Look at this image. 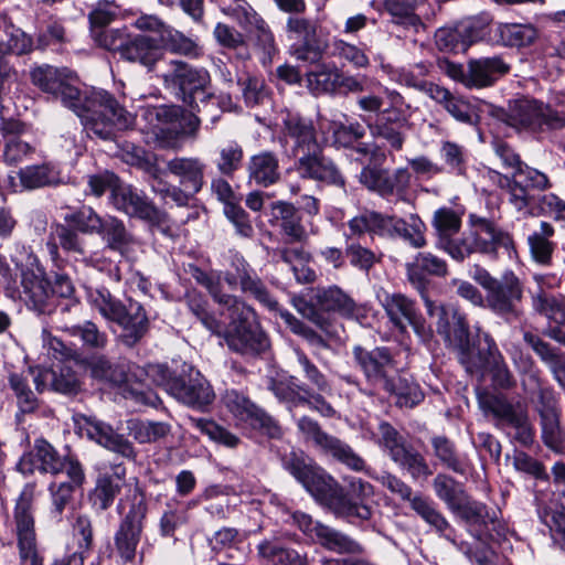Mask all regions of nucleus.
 I'll return each instance as SVG.
<instances>
[{
    "label": "nucleus",
    "instance_id": "f257e3e1",
    "mask_svg": "<svg viewBox=\"0 0 565 565\" xmlns=\"http://www.w3.org/2000/svg\"><path fill=\"white\" fill-rule=\"evenodd\" d=\"M65 71L49 65L31 72L33 84L60 97L81 118L88 136L111 140L117 129H127L134 125L136 115L120 106L106 90L90 88L81 92L67 83Z\"/></svg>",
    "mask_w": 565,
    "mask_h": 565
},
{
    "label": "nucleus",
    "instance_id": "f03ea898",
    "mask_svg": "<svg viewBox=\"0 0 565 565\" xmlns=\"http://www.w3.org/2000/svg\"><path fill=\"white\" fill-rule=\"evenodd\" d=\"M195 279L227 311L231 319L225 327L210 313L206 298L196 290H189L185 294L188 308L209 331L223 337L231 350L242 354L260 353L268 348V339L256 320L255 311L237 297L221 289V275L199 271Z\"/></svg>",
    "mask_w": 565,
    "mask_h": 565
},
{
    "label": "nucleus",
    "instance_id": "7ed1b4c3",
    "mask_svg": "<svg viewBox=\"0 0 565 565\" xmlns=\"http://www.w3.org/2000/svg\"><path fill=\"white\" fill-rule=\"evenodd\" d=\"M286 469L317 500L326 503L337 515L348 519L369 520L372 509L366 500L374 495L371 483L355 477L345 478L347 491L321 468L292 454L285 461Z\"/></svg>",
    "mask_w": 565,
    "mask_h": 565
},
{
    "label": "nucleus",
    "instance_id": "20e7f679",
    "mask_svg": "<svg viewBox=\"0 0 565 565\" xmlns=\"http://www.w3.org/2000/svg\"><path fill=\"white\" fill-rule=\"evenodd\" d=\"M436 310L439 316L438 332L458 350L459 361L468 373L482 375L490 372L493 385L499 388H509L514 384L513 375L490 334H479L478 348L475 349L470 345L466 318L458 311Z\"/></svg>",
    "mask_w": 565,
    "mask_h": 565
},
{
    "label": "nucleus",
    "instance_id": "39448f33",
    "mask_svg": "<svg viewBox=\"0 0 565 565\" xmlns=\"http://www.w3.org/2000/svg\"><path fill=\"white\" fill-rule=\"evenodd\" d=\"M92 310L106 321L118 324L124 331L125 342L135 344L148 330L147 313L138 301L128 299L122 302L106 288H89L86 292Z\"/></svg>",
    "mask_w": 565,
    "mask_h": 565
},
{
    "label": "nucleus",
    "instance_id": "423d86ee",
    "mask_svg": "<svg viewBox=\"0 0 565 565\" xmlns=\"http://www.w3.org/2000/svg\"><path fill=\"white\" fill-rule=\"evenodd\" d=\"M503 120L518 130L561 129L565 127V103L557 99L547 104L531 98L515 99Z\"/></svg>",
    "mask_w": 565,
    "mask_h": 565
},
{
    "label": "nucleus",
    "instance_id": "0eeeda50",
    "mask_svg": "<svg viewBox=\"0 0 565 565\" xmlns=\"http://www.w3.org/2000/svg\"><path fill=\"white\" fill-rule=\"evenodd\" d=\"M36 497L35 483H26L19 494L14 511V531L20 565H43L38 547L33 503Z\"/></svg>",
    "mask_w": 565,
    "mask_h": 565
},
{
    "label": "nucleus",
    "instance_id": "6e6552de",
    "mask_svg": "<svg viewBox=\"0 0 565 565\" xmlns=\"http://www.w3.org/2000/svg\"><path fill=\"white\" fill-rule=\"evenodd\" d=\"M147 373L177 401L190 407L202 409L214 399L211 385L199 372L191 373L185 380L172 376L167 366L156 364L149 365Z\"/></svg>",
    "mask_w": 565,
    "mask_h": 565
},
{
    "label": "nucleus",
    "instance_id": "1a4fd4ad",
    "mask_svg": "<svg viewBox=\"0 0 565 565\" xmlns=\"http://www.w3.org/2000/svg\"><path fill=\"white\" fill-rule=\"evenodd\" d=\"M480 407L487 415H492L497 425L522 445L533 441V430L526 411L520 405H512L499 395L486 394L479 397Z\"/></svg>",
    "mask_w": 565,
    "mask_h": 565
},
{
    "label": "nucleus",
    "instance_id": "9d476101",
    "mask_svg": "<svg viewBox=\"0 0 565 565\" xmlns=\"http://www.w3.org/2000/svg\"><path fill=\"white\" fill-rule=\"evenodd\" d=\"M21 270L20 298L25 306L38 313H51L55 307L50 281L35 256L28 254L25 264H17Z\"/></svg>",
    "mask_w": 565,
    "mask_h": 565
},
{
    "label": "nucleus",
    "instance_id": "9b49d317",
    "mask_svg": "<svg viewBox=\"0 0 565 565\" xmlns=\"http://www.w3.org/2000/svg\"><path fill=\"white\" fill-rule=\"evenodd\" d=\"M222 403L237 425H247L254 429H259L270 438L281 436V429L277 422L245 394L236 390L226 391L222 397Z\"/></svg>",
    "mask_w": 565,
    "mask_h": 565
},
{
    "label": "nucleus",
    "instance_id": "f8f14e48",
    "mask_svg": "<svg viewBox=\"0 0 565 565\" xmlns=\"http://www.w3.org/2000/svg\"><path fill=\"white\" fill-rule=\"evenodd\" d=\"M280 143L292 157L319 150L312 124L291 110H281L276 117Z\"/></svg>",
    "mask_w": 565,
    "mask_h": 565
},
{
    "label": "nucleus",
    "instance_id": "ddd939ff",
    "mask_svg": "<svg viewBox=\"0 0 565 565\" xmlns=\"http://www.w3.org/2000/svg\"><path fill=\"white\" fill-rule=\"evenodd\" d=\"M294 523L299 530L324 548L339 554H358L362 552L361 545L347 534L327 526L302 512L291 514Z\"/></svg>",
    "mask_w": 565,
    "mask_h": 565
},
{
    "label": "nucleus",
    "instance_id": "4468645a",
    "mask_svg": "<svg viewBox=\"0 0 565 565\" xmlns=\"http://www.w3.org/2000/svg\"><path fill=\"white\" fill-rule=\"evenodd\" d=\"M371 235L395 238L402 237L412 246L419 248L425 245V224L416 216L411 215L408 221L403 218L383 215L377 212H370Z\"/></svg>",
    "mask_w": 565,
    "mask_h": 565
},
{
    "label": "nucleus",
    "instance_id": "2eb2a0df",
    "mask_svg": "<svg viewBox=\"0 0 565 565\" xmlns=\"http://www.w3.org/2000/svg\"><path fill=\"white\" fill-rule=\"evenodd\" d=\"M299 431L306 439L312 440L318 447L354 471L364 469V460L353 449L335 437L321 430L313 419L302 416L297 422Z\"/></svg>",
    "mask_w": 565,
    "mask_h": 565
},
{
    "label": "nucleus",
    "instance_id": "dca6fc26",
    "mask_svg": "<svg viewBox=\"0 0 565 565\" xmlns=\"http://www.w3.org/2000/svg\"><path fill=\"white\" fill-rule=\"evenodd\" d=\"M164 81L179 87L183 100L191 107H199L198 102L209 97L210 74L204 68H192L179 61L172 62V70L164 75Z\"/></svg>",
    "mask_w": 565,
    "mask_h": 565
},
{
    "label": "nucleus",
    "instance_id": "f3484780",
    "mask_svg": "<svg viewBox=\"0 0 565 565\" xmlns=\"http://www.w3.org/2000/svg\"><path fill=\"white\" fill-rule=\"evenodd\" d=\"M231 267L234 270L232 271H212L211 274L221 275V289L223 290V281L227 284L230 289H235L239 281L241 289L243 292L250 294L255 299H257L263 305L275 309L277 307V302L270 297L265 285L260 280V278L256 275V273L250 268L248 263L237 253H234L231 256Z\"/></svg>",
    "mask_w": 565,
    "mask_h": 565
},
{
    "label": "nucleus",
    "instance_id": "a211bd4d",
    "mask_svg": "<svg viewBox=\"0 0 565 565\" xmlns=\"http://www.w3.org/2000/svg\"><path fill=\"white\" fill-rule=\"evenodd\" d=\"M286 34L288 40L294 41L290 45V53L302 61L317 60L323 45L318 39V24L309 19L291 15L286 22Z\"/></svg>",
    "mask_w": 565,
    "mask_h": 565
},
{
    "label": "nucleus",
    "instance_id": "6ab92c4d",
    "mask_svg": "<svg viewBox=\"0 0 565 565\" xmlns=\"http://www.w3.org/2000/svg\"><path fill=\"white\" fill-rule=\"evenodd\" d=\"M74 424L81 436L97 443L104 448L117 452L126 458L135 457V450L129 440L117 434L113 427L96 417L77 414Z\"/></svg>",
    "mask_w": 565,
    "mask_h": 565
},
{
    "label": "nucleus",
    "instance_id": "aec40b11",
    "mask_svg": "<svg viewBox=\"0 0 565 565\" xmlns=\"http://www.w3.org/2000/svg\"><path fill=\"white\" fill-rule=\"evenodd\" d=\"M134 25L140 31L156 33L163 53L164 50H168L186 56L200 55V46L193 39L185 36L154 15H141L135 21Z\"/></svg>",
    "mask_w": 565,
    "mask_h": 565
},
{
    "label": "nucleus",
    "instance_id": "412c9836",
    "mask_svg": "<svg viewBox=\"0 0 565 565\" xmlns=\"http://www.w3.org/2000/svg\"><path fill=\"white\" fill-rule=\"evenodd\" d=\"M447 273V264L445 260L438 258L431 253H419L412 263L407 264V274L409 281L414 285L416 289L419 290L427 313L430 317L437 318V328L439 327V316L437 313L438 308H443L446 310L456 311L452 307H445L440 305H436L433 300L426 297L424 292L426 277L425 275H436L444 276Z\"/></svg>",
    "mask_w": 565,
    "mask_h": 565
},
{
    "label": "nucleus",
    "instance_id": "4be33fe9",
    "mask_svg": "<svg viewBox=\"0 0 565 565\" xmlns=\"http://www.w3.org/2000/svg\"><path fill=\"white\" fill-rule=\"evenodd\" d=\"M58 246L70 254L76 262L92 266L98 270L105 268V262L96 254L87 255L77 233L65 225H57L50 234L46 248L53 259L58 257Z\"/></svg>",
    "mask_w": 565,
    "mask_h": 565
},
{
    "label": "nucleus",
    "instance_id": "5701e85b",
    "mask_svg": "<svg viewBox=\"0 0 565 565\" xmlns=\"http://www.w3.org/2000/svg\"><path fill=\"white\" fill-rule=\"evenodd\" d=\"M452 514L467 525L468 531L478 540L491 536L490 530H495L498 511L467 497Z\"/></svg>",
    "mask_w": 565,
    "mask_h": 565
},
{
    "label": "nucleus",
    "instance_id": "b1692460",
    "mask_svg": "<svg viewBox=\"0 0 565 565\" xmlns=\"http://www.w3.org/2000/svg\"><path fill=\"white\" fill-rule=\"evenodd\" d=\"M354 356L370 382L382 384L384 388H393L392 374L396 370L394 362L384 348L366 351L354 348Z\"/></svg>",
    "mask_w": 565,
    "mask_h": 565
},
{
    "label": "nucleus",
    "instance_id": "393cba45",
    "mask_svg": "<svg viewBox=\"0 0 565 565\" xmlns=\"http://www.w3.org/2000/svg\"><path fill=\"white\" fill-rule=\"evenodd\" d=\"M381 303L395 328L405 331L412 327L416 333L425 332V324L413 300L402 294H385Z\"/></svg>",
    "mask_w": 565,
    "mask_h": 565
},
{
    "label": "nucleus",
    "instance_id": "a878e982",
    "mask_svg": "<svg viewBox=\"0 0 565 565\" xmlns=\"http://www.w3.org/2000/svg\"><path fill=\"white\" fill-rule=\"evenodd\" d=\"M523 289L520 279L513 271H505L487 294L489 307L497 313L518 315V302L522 299Z\"/></svg>",
    "mask_w": 565,
    "mask_h": 565
},
{
    "label": "nucleus",
    "instance_id": "bb28decb",
    "mask_svg": "<svg viewBox=\"0 0 565 565\" xmlns=\"http://www.w3.org/2000/svg\"><path fill=\"white\" fill-rule=\"evenodd\" d=\"M25 126L13 119H2L0 132L3 138V162L8 166H18L34 153V147L21 139Z\"/></svg>",
    "mask_w": 565,
    "mask_h": 565
},
{
    "label": "nucleus",
    "instance_id": "cd10ccee",
    "mask_svg": "<svg viewBox=\"0 0 565 565\" xmlns=\"http://www.w3.org/2000/svg\"><path fill=\"white\" fill-rule=\"evenodd\" d=\"M428 96L443 105L457 121L468 125L478 124L479 111L483 104L477 99H468L459 95H452L449 90L440 86H430Z\"/></svg>",
    "mask_w": 565,
    "mask_h": 565
},
{
    "label": "nucleus",
    "instance_id": "c85d7f7f",
    "mask_svg": "<svg viewBox=\"0 0 565 565\" xmlns=\"http://www.w3.org/2000/svg\"><path fill=\"white\" fill-rule=\"evenodd\" d=\"M17 468L23 475H30L35 470L57 475L63 471L64 461L47 441L40 439L35 441L32 451L20 458Z\"/></svg>",
    "mask_w": 565,
    "mask_h": 565
},
{
    "label": "nucleus",
    "instance_id": "c756f323",
    "mask_svg": "<svg viewBox=\"0 0 565 565\" xmlns=\"http://www.w3.org/2000/svg\"><path fill=\"white\" fill-rule=\"evenodd\" d=\"M296 171L302 179H311L334 185H344V180L334 164L320 156V149L297 157Z\"/></svg>",
    "mask_w": 565,
    "mask_h": 565
},
{
    "label": "nucleus",
    "instance_id": "7c9ffc66",
    "mask_svg": "<svg viewBox=\"0 0 565 565\" xmlns=\"http://www.w3.org/2000/svg\"><path fill=\"white\" fill-rule=\"evenodd\" d=\"M113 204L119 211L130 216L147 221L158 220V210L136 188L128 184H120L113 190Z\"/></svg>",
    "mask_w": 565,
    "mask_h": 565
},
{
    "label": "nucleus",
    "instance_id": "2f4dec72",
    "mask_svg": "<svg viewBox=\"0 0 565 565\" xmlns=\"http://www.w3.org/2000/svg\"><path fill=\"white\" fill-rule=\"evenodd\" d=\"M470 224V234L476 241L479 253L490 254L499 247L509 249L513 246L511 236L499 230L491 221L471 215Z\"/></svg>",
    "mask_w": 565,
    "mask_h": 565
},
{
    "label": "nucleus",
    "instance_id": "473e14b6",
    "mask_svg": "<svg viewBox=\"0 0 565 565\" xmlns=\"http://www.w3.org/2000/svg\"><path fill=\"white\" fill-rule=\"evenodd\" d=\"M30 372L39 393L51 387L63 394H74L81 387L77 375L68 366H61L58 370L34 367Z\"/></svg>",
    "mask_w": 565,
    "mask_h": 565
},
{
    "label": "nucleus",
    "instance_id": "72a5a7b5",
    "mask_svg": "<svg viewBox=\"0 0 565 565\" xmlns=\"http://www.w3.org/2000/svg\"><path fill=\"white\" fill-rule=\"evenodd\" d=\"M411 508L440 536L449 541L460 552L468 555V548L463 543H458L455 537V530L447 519L436 509L433 501L423 495H414L409 502Z\"/></svg>",
    "mask_w": 565,
    "mask_h": 565
},
{
    "label": "nucleus",
    "instance_id": "f704fd0d",
    "mask_svg": "<svg viewBox=\"0 0 565 565\" xmlns=\"http://www.w3.org/2000/svg\"><path fill=\"white\" fill-rule=\"evenodd\" d=\"M141 532V516L135 511H129L115 534L116 551L125 563L135 559Z\"/></svg>",
    "mask_w": 565,
    "mask_h": 565
},
{
    "label": "nucleus",
    "instance_id": "c9c22d12",
    "mask_svg": "<svg viewBox=\"0 0 565 565\" xmlns=\"http://www.w3.org/2000/svg\"><path fill=\"white\" fill-rule=\"evenodd\" d=\"M540 399L543 440L548 448L557 451L562 448V434L558 422V411L552 391L541 388Z\"/></svg>",
    "mask_w": 565,
    "mask_h": 565
},
{
    "label": "nucleus",
    "instance_id": "e433bc0d",
    "mask_svg": "<svg viewBox=\"0 0 565 565\" xmlns=\"http://www.w3.org/2000/svg\"><path fill=\"white\" fill-rule=\"evenodd\" d=\"M257 556L265 565H307V556L287 547L280 537L265 539L257 545Z\"/></svg>",
    "mask_w": 565,
    "mask_h": 565
},
{
    "label": "nucleus",
    "instance_id": "4c0bfd02",
    "mask_svg": "<svg viewBox=\"0 0 565 565\" xmlns=\"http://www.w3.org/2000/svg\"><path fill=\"white\" fill-rule=\"evenodd\" d=\"M167 169L186 192L196 194L202 189L205 166L200 159L174 158L168 162Z\"/></svg>",
    "mask_w": 565,
    "mask_h": 565
},
{
    "label": "nucleus",
    "instance_id": "58836bf2",
    "mask_svg": "<svg viewBox=\"0 0 565 565\" xmlns=\"http://www.w3.org/2000/svg\"><path fill=\"white\" fill-rule=\"evenodd\" d=\"M162 57V46L158 36L136 35L130 39L128 47L125 50L124 60L139 63L146 68L152 70Z\"/></svg>",
    "mask_w": 565,
    "mask_h": 565
},
{
    "label": "nucleus",
    "instance_id": "ea45409f",
    "mask_svg": "<svg viewBox=\"0 0 565 565\" xmlns=\"http://www.w3.org/2000/svg\"><path fill=\"white\" fill-rule=\"evenodd\" d=\"M310 300L321 310L338 312L344 317H352L355 310L353 299L338 286L312 290Z\"/></svg>",
    "mask_w": 565,
    "mask_h": 565
},
{
    "label": "nucleus",
    "instance_id": "a19ab883",
    "mask_svg": "<svg viewBox=\"0 0 565 565\" xmlns=\"http://www.w3.org/2000/svg\"><path fill=\"white\" fill-rule=\"evenodd\" d=\"M540 518L548 527L553 542L565 551V492L554 493Z\"/></svg>",
    "mask_w": 565,
    "mask_h": 565
},
{
    "label": "nucleus",
    "instance_id": "79ce46f5",
    "mask_svg": "<svg viewBox=\"0 0 565 565\" xmlns=\"http://www.w3.org/2000/svg\"><path fill=\"white\" fill-rule=\"evenodd\" d=\"M509 72V66L500 57H482L469 62L468 83L472 87L492 85L499 77Z\"/></svg>",
    "mask_w": 565,
    "mask_h": 565
},
{
    "label": "nucleus",
    "instance_id": "37998d69",
    "mask_svg": "<svg viewBox=\"0 0 565 565\" xmlns=\"http://www.w3.org/2000/svg\"><path fill=\"white\" fill-rule=\"evenodd\" d=\"M524 341L533 349L540 359L548 366L555 381L565 388V355L551 347L537 335L524 333Z\"/></svg>",
    "mask_w": 565,
    "mask_h": 565
},
{
    "label": "nucleus",
    "instance_id": "c03bdc74",
    "mask_svg": "<svg viewBox=\"0 0 565 565\" xmlns=\"http://www.w3.org/2000/svg\"><path fill=\"white\" fill-rule=\"evenodd\" d=\"M472 29V22H460L455 28H440L435 33L436 45L446 52H466L472 43L478 41V34L463 35V32Z\"/></svg>",
    "mask_w": 565,
    "mask_h": 565
},
{
    "label": "nucleus",
    "instance_id": "a18cd8bd",
    "mask_svg": "<svg viewBox=\"0 0 565 565\" xmlns=\"http://www.w3.org/2000/svg\"><path fill=\"white\" fill-rule=\"evenodd\" d=\"M125 477L126 468L122 465H115L110 472H105L98 478L94 500L100 509L105 510L111 505L125 484Z\"/></svg>",
    "mask_w": 565,
    "mask_h": 565
},
{
    "label": "nucleus",
    "instance_id": "49530a36",
    "mask_svg": "<svg viewBox=\"0 0 565 565\" xmlns=\"http://www.w3.org/2000/svg\"><path fill=\"white\" fill-rule=\"evenodd\" d=\"M23 189L33 190L46 185H56L64 181L58 169L52 164H34L18 172Z\"/></svg>",
    "mask_w": 565,
    "mask_h": 565
},
{
    "label": "nucleus",
    "instance_id": "de8ad7c7",
    "mask_svg": "<svg viewBox=\"0 0 565 565\" xmlns=\"http://www.w3.org/2000/svg\"><path fill=\"white\" fill-rule=\"evenodd\" d=\"M465 214L463 206H443L435 211L433 226L437 233V247L454 237L461 228V220Z\"/></svg>",
    "mask_w": 565,
    "mask_h": 565
},
{
    "label": "nucleus",
    "instance_id": "09e8293b",
    "mask_svg": "<svg viewBox=\"0 0 565 565\" xmlns=\"http://www.w3.org/2000/svg\"><path fill=\"white\" fill-rule=\"evenodd\" d=\"M249 179L256 184L268 186L279 179V163L271 152H262L253 156L248 162Z\"/></svg>",
    "mask_w": 565,
    "mask_h": 565
},
{
    "label": "nucleus",
    "instance_id": "8fccbe9b",
    "mask_svg": "<svg viewBox=\"0 0 565 565\" xmlns=\"http://www.w3.org/2000/svg\"><path fill=\"white\" fill-rule=\"evenodd\" d=\"M340 68L334 63H319L307 73V86L319 95L338 90Z\"/></svg>",
    "mask_w": 565,
    "mask_h": 565
},
{
    "label": "nucleus",
    "instance_id": "3c124183",
    "mask_svg": "<svg viewBox=\"0 0 565 565\" xmlns=\"http://www.w3.org/2000/svg\"><path fill=\"white\" fill-rule=\"evenodd\" d=\"M273 217L279 222L284 234L290 242H301L307 237L305 227L301 225L300 216L292 204L278 202L273 205Z\"/></svg>",
    "mask_w": 565,
    "mask_h": 565
},
{
    "label": "nucleus",
    "instance_id": "603ef678",
    "mask_svg": "<svg viewBox=\"0 0 565 565\" xmlns=\"http://www.w3.org/2000/svg\"><path fill=\"white\" fill-rule=\"evenodd\" d=\"M537 34L532 24L499 23L495 28V35L505 46H527L536 40Z\"/></svg>",
    "mask_w": 565,
    "mask_h": 565
},
{
    "label": "nucleus",
    "instance_id": "864d4df0",
    "mask_svg": "<svg viewBox=\"0 0 565 565\" xmlns=\"http://www.w3.org/2000/svg\"><path fill=\"white\" fill-rule=\"evenodd\" d=\"M31 39L6 18L0 22V57L7 54H23L30 51Z\"/></svg>",
    "mask_w": 565,
    "mask_h": 565
},
{
    "label": "nucleus",
    "instance_id": "5fc2aeb1",
    "mask_svg": "<svg viewBox=\"0 0 565 565\" xmlns=\"http://www.w3.org/2000/svg\"><path fill=\"white\" fill-rule=\"evenodd\" d=\"M328 128L331 136H324L326 142H331L335 147H349L354 141L361 139L365 135V130L359 122L345 125L340 121H320V129L323 134Z\"/></svg>",
    "mask_w": 565,
    "mask_h": 565
},
{
    "label": "nucleus",
    "instance_id": "6e6d98bb",
    "mask_svg": "<svg viewBox=\"0 0 565 565\" xmlns=\"http://www.w3.org/2000/svg\"><path fill=\"white\" fill-rule=\"evenodd\" d=\"M102 223L103 225L97 234L102 236L110 249L124 253L132 244L134 238L121 221L107 215Z\"/></svg>",
    "mask_w": 565,
    "mask_h": 565
},
{
    "label": "nucleus",
    "instance_id": "4d7b16f0",
    "mask_svg": "<svg viewBox=\"0 0 565 565\" xmlns=\"http://www.w3.org/2000/svg\"><path fill=\"white\" fill-rule=\"evenodd\" d=\"M554 235L553 226L547 222L540 223V230L534 231L527 237L530 252L534 260L542 265H548L554 250V244L550 238Z\"/></svg>",
    "mask_w": 565,
    "mask_h": 565
},
{
    "label": "nucleus",
    "instance_id": "13d9d810",
    "mask_svg": "<svg viewBox=\"0 0 565 565\" xmlns=\"http://www.w3.org/2000/svg\"><path fill=\"white\" fill-rule=\"evenodd\" d=\"M433 488L438 497L452 513L468 497L462 486L454 478L439 473L433 481Z\"/></svg>",
    "mask_w": 565,
    "mask_h": 565
},
{
    "label": "nucleus",
    "instance_id": "bf43d9fd",
    "mask_svg": "<svg viewBox=\"0 0 565 565\" xmlns=\"http://www.w3.org/2000/svg\"><path fill=\"white\" fill-rule=\"evenodd\" d=\"M532 305L534 310L543 315L550 322L557 326L565 323V298L536 292L532 297Z\"/></svg>",
    "mask_w": 565,
    "mask_h": 565
},
{
    "label": "nucleus",
    "instance_id": "052dcab7",
    "mask_svg": "<svg viewBox=\"0 0 565 565\" xmlns=\"http://www.w3.org/2000/svg\"><path fill=\"white\" fill-rule=\"evenodd\" d=\"M331 50L334 57L343 60L354 68L365 70L371 64V60L364 47L349 43L342 39H333Z\"/></svg>",
    "mask_w": 565,
    "mask_h": 565
},
{
    "label": "nucleus",
    "instance_id": "680f3d73",
    "mask_svg": "<svg viewBox=\"0 0 565 565\" xmlns=\"http://www.w3.org/2000/svg\"><path fill=\"white\" fill-rule=\"evenodd\" d=\"M407 127L408 124H399L383 118H379L373 125H369L372 136L385 140L394 150L402 149Z\"/></svg>",
    "mask_w": 565,
    "mask_h": 565
},
{
    "label": "nucleus",
    "instance_id": "e2e57ef3",
    "mask_svg": "<svg viewBox=\"0 0 565 565\" xmlns=\"http://www.w3.org/2000/svg\"><path fill=\"white\" fill-rule=\"evenodd\" d=\"M392 460L403 470H406L413 479L427 478L431 471L420 454L411 447H404L395 454Z\"/></svg>",
    "mask_w": 565,
    "mask_h": 565
},
{
    "label": "nucleus",
    "instance_id": "0e129e2a",
    "mask_svg": "<svg viewBox=\"0 0 565 565\" xmlns=\"http://www.w3.org/2000/svg\"><path fill=\"white\" fill-rule=\"evenodd\" d=\"M270 390L280 402L288 405L289 411L292 407L303 405V393H308L303 386L296 383L294 377L273 381Z\"/></svg>",
    "mask_w": 565,
    "mask_h": 565
},
{
    "label": "nucleus",
    "instance_id": "69168bd1",
    "mask_svg": "<svg viewBox=\"0 0 565 565\" xmlns=\"http://www.w3.org/2000/svg\"><path fill=\"white\" fill-rule=\"evenodd\" d=\"M392 386L393 388L385 390L395 394L396 404L401 407L412 408L424 398V394L418 384L405 377H398L396 382L392 379Z\"/></svg>",
    "mask_w": 565,
    "mask_h": 565
},
{
    "label": "nucleus",
    "instance_id": "338daca9",
    "mask_svg": "<svg viewBox=\"0 0 565 565\" xmlns=\"http://www.w3.org/2000/svg\"><path fill=\"white\" fill-rule=\"evenodd\" d=\"M92 34L96 43L113 52H118L120 57L124 58L125 50L128 47L131 36L126 30L109 29V30H92Z\"/></svg>",
    "mask_w": 565,
    "mask_h": 565
},
{
    "label": "nucleus",
    "instance_id": "774afa93",
    "mask_svg": "<svg viewBox=\"0 0 565 565\" xmlns=\"http://www.w3.org/2000/svg\"><path fill=\"white\" fill-rule=\"evenodd\" d=\"M244 152L237 142H228L218 149L215 164L221 174L231 177L243 162Z\"/></svg>",
    "mask_w": 565,
    "mask_h": 565
}]
</instances>
